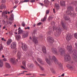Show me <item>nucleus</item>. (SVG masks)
<instances>
[{
	"label": "nucleus",
	"instance_id": "nucleus-28",
	"mask_svg": "<svg viewBox=\"0 0 77 77\" xmlns=\"http://www.w3.org/2000/svg\"><path fill=\"white\" fill-rule=\"evenodd\" d=\"M12 23H13V21L9 20V21H8L7 22V24H12Z\"/></svg>",
	"mask_w": 77,
	"mask_h": 77
},
{
	"label": "nucleus",
	"instance_id": "nucleus-63",
	"mask_svg": "<svg viewBox=\"0 0 77 77\" xmlns=\"http://www.w3.org/2000/svg\"><path fill=\"white\" fill-rule=\"evenodd\" d=\"M11 17H13L14 18V14H12V15H11Z\"/></svg>",
	"mask_w": 77,
	"mask_h": 77
},
{
	"label": "nucleus",
	"instance_id": "nucleus-45",
	"mask_svg": "<svg viewBox=\"0 0 77 77\" xmlns=\"http://www.w3.org/2000/svg\"><path fill=\"white\" fill-rule=\"evenodd\" d=\"M40 75H41V76H45L46 75L45 74H40Z\"/></svg>",
	"mask_w": 77,
	"mask_h": 77
},
{
	"label": "nucleus",
	"instance_id": "nucleus-41",
	"mask_svg": "<svg viewBox=\"0 0 77 77\" xmlns=\"http://www.w3.org/2000/svg\"><path fill=\"white\" fill-rule=\"evenodd\" d=\"M22 24L23 27H24V26H25V23L23 22L22 23Z\"/></svg>",
	"mask_w": 77,
	"mask_h": 77
},
{
	"label": "nucleus",
	"instance_id": "nucleus-26",
	"mask_svg": "<svg viewBox=\"0 0 77 77\" xmlns=\"http://www.w3.org/2000/svg\"><path fill=\"white\" fill-rule=\"evenodd\" d=\"M5 65L6 67H7V68H10V67H11V66H10L9 64L7 63H5Z\"/></svg>",
	"mask_w": 77,
	"mask_h": 77
},
{
	"label": "nucleus",
	"instance_id": "nucleus-51",
	"mask_svg": "<svg viewBox=\"0 0 77 77\" xmlns=\"http://www.w3.org/2000/svg\"><path fill=\"white\" fill-rule=\"evenodd\" d=\"M6 60H7L6 58H4L3 59V61H4L5 62H6Z\"/></svg>",
	"mask_w": 77,
	"mask_h": 77
},
{
	"label": "nucleus",
	"instance_id": "nucleus-64",
	"mask_svg": "<svg viewBox=\"0 0 77 77\" xmlns=\"http://www.w3.org/2000/svg\"><path fill=\"white\" fill-rule=\"evenodd\" d=\"M75 10H76V11H77V7H76V8Z\"/></svg>",
	"mask_w": 77,
	"mask_h": 77
},
{
	"label": "nucleus",
	"instance_id": "nucleus-43",
	"mask_svg": "<svg viewBox=\"0 0 77 77\" xmlns=\"http://www.w3.org/2000/svg\"><path fill=\"white\" fill-rule=\"evenodd\" d=\"M35 2V0H31L30 1L31 3H33L34 2Z\"/></svg>",
	"mask_w": 77,
	"mask_h": 77
},
{
	"label": "nucleus",
	"instance_id": "nucleus-32",
	"mask_svg": "<svg viewBox=\"0 0 77 77\" xmlns=\"http://www.w3.org/2000/svg\"><path fill=\"white\" fill-rule=\"evenodd\" d=\"M74 36L75 38L77 39V33H76L74 34Z\"/></svg>",
	"mask_w": 77,
	"mask_h": 77
},
{
	"label": "nucleus",
	"instance_id": "nucleus-18",
	"mask_svg": "<svg viewBox=\"0 0 77 77\" xmlns=\"http://www.w3.org/2000/svg\"><path fill=\"white\" fill-rule=\"evenodd\" d=\"M29 35V33L27 32L26 33L24 34L23 36V38H26V37H27V36H28V35Z\"/></svg>",
	"mask_w": 77,
	"mask_h": 77
},
{
	"label": "nucleus",
	"instance_id": "nucleus-22",
	"mask_svg": "<svg viewBox=\"0 0 77 77\" xmlns=\"http://www.w3.org/2000/svg\"><path fill=\"white\" fill-rule=\"evenodd\" d=\"M42 50L44 53H46V48L44 46L42 48Z\"/></svg>",
	"mask_w": 77,
	"mask_h": 77
},
{
	"label": "nucleus",
	"instance_id": "nucleus-7",
	"mask_svg": "<svg viewBox=\"0 0 77 77\" xmlns=\"http://www.w3.org/2000/svg\"><path fill=\"white\" fill-rule=\"evenodd\" d=\"M53 30H55V29L56 31L58 32V33L61 32V29H60V27H58V28H56V27L54 26L53 27Z\"/></svg>",
	"mask_w": 77,
	"mask_h": 77
},
{
	"label": "nucleus",
	"instance_id": "nucleus-27",
	"mask_svg": "<svg viewBox=\"0 0 77 77\" xmlns=\"http://www.w3.org/2000/svg\"><path fill=\"white\" fill-rule=\"evenodd\" d=\"M5 7V6L2 4V5L0 6V9H4Z\"/></svg>",
	"mask_w": 77,
	"mask_h": 77
},
{
	"label": "nucleus",
	"instance_id": "nucleus-61",
	"mask_svg": "<svg viewBox=\"0 0 77 77\" xmlns=\"http://www.w3.org/2000/svg\"><path fill=\"white\" fill-rule=\"evenodd\" d=\"M40 5H41V6H43L44 5L42 3H40Z\"/></svg>",
	"mask_w": 77,
	"mask_h": 77
},
{
	"label": "nucleus",
	"instance_id": "nucleus-59",
	"mask_svg": "<svg viewBox=\"0 0 77 77\" xmlns=\"http://www.w3.org/2000/svg\"><path fill=\"white\" fill-rule=\"evenodd\" d=\"M32 75V74H26V75Z\"/></svg>",
	"mask_w": 77,
	"mask_h": 77
},
{
	"label": "nucleus",
	"instance_id": "nucleus-39",
	"mask_svg": "<svg viewBox=\"0 0 77 77\" xmlns=\"http://www.w3.org/2000/svg\"><path fill=\"white\" fill-rule=\"evenodd\" d=\"M40 67L42 71H43V70H44V68H43V67L40 66Z\"/></svg>",
	"mask_w": 77,
	"mask_h": 77
},
{
	"label": "nucleus",
	"instance_id": "nucleus-53",
	"mask_svg": "<svg viewBox=\"0 0 77 77\" xmlns=\"http://www.w3.org/2000/svg\"><path fill=\"white\" fill-rule=\"evenodd\" d=\"M21 67L22 68H23V69H26V68H25V67H24L23 66H21Z\"/></svg>",
	"mask_w": 77,
	"mask_h": 77
},
{
	"label": "nucleus",
	"instance_id": "nucleus-29",
	"mask_svg": "<svg viewBox=\"0 0 77 77\" xmlns=\"http://www.w3.org/2000/svg\"><path fill=\"white\" fill-rule=\"evenodd\" d=\"M61 24L62 25L63 28L64 29H66V27H65V24H64V23H63V22H62L61 23Z\"/></svg>",
	"mask_w": 77,
	"mask_h": 77
},
{
	"label": "nucleus",
	"instance_id": "nucleus-35",
	"mask_svg": "<svg viewBox=\"0 0 77 77\" xmlns=\"http://www.w3.org/2000/svg\"><path fill=\"white\" fill-rule=\"evenodd\" d=\"M49 12H50V11H49V10H47L46 11V14H49Z\"/></svg>",
	"mask_w": 77,
	"mask_h": 77
},
{
	"label": "nucleus",
	"instance_id": "nucleus-12",
	"mask_svg": "<svg viewBox=\"0 0 77 77\" xmlns=\"http://www.w3.org/2000/svg\"><path fill=\"white\" fill-rule=\"evenodd\" d=\"M11 61V63L14 64V65H15L17 63L16 62H15V59L14 58H11L10 59Z\"/></svg>",
	"mask_w": 77,
	"mask_h": 77
},
{
	"label": "nucleus",
	"instance_id": "nucleus-42",
	"mask_svg": "<svg viewBox=\"0 0 77 77\" xmlns=\"http://www.w3.org/2000/svg\"><path fill=\"white\" fill-rule=\"evenodd\" d=\"M64 18L65 20H69V18H68L67 17H65Z\"/></svg>",
	"mask_w": 77,
	"mask_h": 77
},
{
	"label": "nucleus",
	"instance_id": "nucleus-14",
	"mask_svg": "<svg viewBox=\"0 0 77 77\" xmlns=\"http://www.w3.org/2000/svg\"><path fill=\"white\" fill-rule=\"evenodd\" d=\"M21 56V53L20 52V51H18L17 54V57H18L19 59H20Z\"/></svg>",
	"mask_w": 77,
	"mask_h": 77
},
{
	"label": "nucleus",
	"instance_id": "nucleus-10",
	"mask_svg": "<svg viewBox=\"0 0 77 77\" xmlns=\"http://www.w3.org/2000/svg\"><path fill=\"white\" fill-rule=\"evenodd\" d=\"M32 41L35 44H37L38 43V40L36 39V38L35 36H34L32 37Z\"/></svg>",
	"mask_w": 77,
	"mask_h": 77
},
{
	"label": "nucleus",
	"instance_id": "nucleus-58",
	"mask_svg": "<svg viewBox=\"0 0 77 77\" xmlns=\"http://www.w3.org/2000/svg\"><path fill=\"white\" fill-rule=\"evenodd\" d=\"M17 6L15 5L14 7L13 8H14V9H15V8H17Z\"/></svg>",
	"mask_w": 77,
	"mask_h": 77
},
{
	"label": "nucleus",
	"instance_id": "nucleus-23",
	"mask_svg": "<svg viewBox=\"0 0 77 77\" xmlns=\"http://www.w3.org/2000/svg\"><path fill=\"white\" fill-rule=\"evenodd\" d=\"M60 5L62 6H65V1H63V2L60 1Z\"/></svg>",
	"mask_w": 77,
	"mask_h": 77
},
{
	"label": "nucleus",
	"instance_id": "nucleus-2",
	"mask_svg": "<svg viewBox=\"0 0 77 77\" xmlns=\"http://www.w3.org/2000/svg\"><path fill=\"white\" fill-rule=\"evenodd\" d=\"M73 11V8L71 7H67V11H66L67 14L68 15L70 14V13H71V11Z\"/></svg>",
	"mask_w": 77,
	"mask_h": 77
},
{
	"label": "nucleus",
	"instance_id": "nucleus-8",
	"mask_svg": "<svg viewBox=\"0 0 77 77\" xmlns=\"http://www.w3.org/2000/svg\"><path fill=\"white\" fill-rule=\"evenodd\" d=\"M49 60H48V58H45V60H46V61L47 62V63H48V64L49 65H50V64H51V63L50 62L51 57H49Z\"/></svg>",
	"mask_w": 77,
	"mask_h": 77
},
{
	"label": "nucleus",
	"instance_id": "nucleus-50",
	"mask_svg": "<svg viewBox=\"0 0 77 77\" xmlns=\"http://www.w3.org/2000/svg\"><path fill=\"white\" fill-rule=\"evenodd\" d=\"M2 2L3 3H5V2H6V1H5V0H2Z\"/></svg>",
	"mask_w": 77,
	"mask_h": 77
},
{
	"label": "nucleus",
	"instance_id": "nucleus-6",
	"mask_svg": "<svg viewBox=\"0 0 77 77\" xmlns=\"http://www.w3.org/2000/svg\"><path fill=\"white\" fill-rule=\"evenodd\" d=\"M22 49L24 51H26L27 50V45L26 44L22 45Z\"/></svg>",
	"mask_w": 77,
	"mask_h": 77
},
{
	"label": "nucleus",
	"instance_id": "nucleus-25",
	"mask_svg": "<svg viewBox=\"0 0 77 77\" xmlns=\"http://www.w3.org/2000/svg\"><path fill=\"white\" fill-rule=\"evenodd\" d=\"M51 71L52 72V73H53V74H55L56 73V71H55V70L54 69L52 68L51 69Z\"/></svg>",
	"mask_w": 77,
	"mask_h": 77
},
{
	"label": "nucleus",
	"instance_id": "nucleus-24",
	"mask_svg": "<svg viewBox=\"0 0 77 77\" xmlns=\"http://www.w3.org/2000/svg\"><path fill=\"white\" fill-rule=\"evenodd\" d=\"M77 54H76L75 53L74 54H73V56L74 57V60H77Z\"/></svg>",
	"mask_w": 77,
	"mask_h": 77
},
{
	"label": "nucleus",
	"instance_id": "nucleus-16",
	"mask_svg": "<svg viewBox=\"0 0 77 77\" xmlns=\"http://www.w3.org/2000/svg\"><path fill=\"white\" fill-rule=\"evenodd\" d=\"M52 51L54 54H57V49L55 48H52Z\"/></svg>",
	"mask_w": 77,
	"mask_h": 77
},
{
	"label": "nucleus",
	"instance_id": "nucleus-54",
	"mask_svg": "<svg viewBox=\"0 0 77 77\" xmlns=\"http://www.w3.org/2000/svg\"><path fill=\"white\" fill-rule=\"evenodd\" d=\"M75 46L76 47V48H77V43H75Z\"/></svg>",
	"mask_w": 77,
	"mask_h": 77
},
{
	"label": "nucleus",
	"instance_id": "nucleus-5",
	"mask_svg": "<svg viewBox=\"0 0 77 77\" xmlns=\"http://www.w3.org/2000/svg\"><path fill=\"white\" fill-rule=\"evenodd\" d=\"M47 41L48 42H50L51 43H53L54 39L52 38H50V37H48L47 38Z\"/></svg>",
	"mask_w": 77,
	"mask_h": 77
},
{
	"label": "nucleus",
	"instance_id": "nucleus-30",
	"mask_svg": "<svg viewBox=\"0 0 77 77\" xmlns=\"http://www.w3.org/2000/svg\"><path fill=\"white\" fill-rule=\"evenodd\" d=\"M9 20L10 21H13V20H14V17H10L9 18Z\"/></svg>",
	"mask_w": 77,
	"mask_h": 77
},
{
	"label": "nucleus",
	"instance_id": "nucleus-47",
	"mask_svg": "<svg viewBox=\"0 0 77 77\" xmlns=\"http://www.w3.org/2000/svg\"><path fill=\"white\" fill-rule=\"evenodd\" d=\"M46 20V16H45L44 17V19H43V21H45Z\"/></svg>",
	"mask_w": 77,
	"mask_h": 77
},
{
	"label": "nucleus",
	"instance_id": "nucleus-21",
	"mask_svg": "<svg viewBox=\"0 0 77 77\" xmlns=\"http://www.w3.org/2000/svg\"><path fill=\"white\" fill-rule=\"evenodd\" d=\"M6 14H8L7 11H5L4 12H3L2 13V17H5L6 16Z\"/></svg>",
	"mask_w": 77,
	"mask_h": 77
},
{
	"label": "nucleus",
	"instance_id": "nucleus-1",
	"mask_svg": "<svg viewBox=\"0 0 77 77\" xmlns=\"http://www.w3.org/2000/svg\"><path fill=\"white\" fill-rule=\"evenodd\" d=\"M52 60H53L54 62L55 63V64H56L57 65H58L60 66H62V64H61L60 63H58V62H57V59H56V57L55 56H53L52 57Z\"/></svg>",
	"mask_w": 77,
	"mask_h": 77
},
{
	"label": "nucleus",
	"instance_id": "nucleus-48",
	"mask_svg": "<svg viewBox=\"0 0 77 77\" xmlns=\"http://www.w3.org/2000/svg\"><path fill=\"white\" fill-rule=\"evenodd\" d=\"M42 24V23L41 22H40L39 23H38V26H40Z\"/></svg>",
	"mask_w": 77,
	"mask_h": 77
},
{
	"label": "nucleus",
	"instance_id": "nucleus-38",
	"mask_svg": "<svg viewBox=\"0 0 77 77\" xmlns=\"http://www.w3.org/2000/svg\"><path fill=\"white\" fill-rule=\"evenodd\" d=\"M35 63L37 65H38V66H39V64L37 62V61H35Z\"/></svg>",
	"mask_w": 77,
	"mask_h": 77
},
{
	"label": "nucleus",
	"instance_id": "nucleus-13",
	"mask_svg": "<svg viewBox=\"0 0 77 77\" xmlns=\"http://www.w3.org/2000/svg\"><path fill=\"white\" fill-rule=\"evenodd\" d=\"M59 52L60 53V54L62 55V54L65 53V50H63L62 48H61L59 51Z\"/></svg>",
	"mask_w": 77,
	"mask_h": 77
},
{
	"label": "nucleus",
	"instance_id": "nucleus-19",
	"mask_svg": "<svg viewBox=\"0 0 77 77\" xmlns=\"http://www.w3.org/2000/svg\"><path fill=\"white\" fill-rule=\"evenodd\" d=\"M4 65V64L3 63L2 60H0V68H2V67H3V66Z\"/></svg>",
	"mask_w": 77,
	"mask_h": 77
},
{
	"label": "nucleus",
	"instance_id": "nucleus-9",
	"mask_svg": "<svg viewBox=\"0 0 77 77\" xmlns=\"http://www.w3.org/2000/svg\"><path fill=\"white\" fill-rule=\"evenodd\" d=\"M37 61H38V62L42 64V65H44V62L43 61H42V60L40 58H38L37 59Z\"/></svg>",
	"mask_w": 77,
	"mask_h": 77
},
{
	"label": "nucleus",
	"instance_id": "nucleus-20",
	"mask_svg": "<svg viewBox=\"0 0 77 77\" xmlns=\"http://www.w3.org/2000/svg\"><path fill=\"white\" fill-rule=\"evenodd\" d=\"M55 8L56 9H59V5L57 4H56L54 6Z\"/></svg>",
	"mask_w": 77,
	"mask_h": 77
},
{
	"label": "nucleus",
	"instance_id": "nucleus-3",
	"mask_svg": "<svg viewBox=\"0 0 77 77\" xmlns=\"http://www.w3.org/2000/svg\"><path fill=\"white\" fill-rule=\"evenodd\" d=\"M64 59L65 61H68L70 60L71 57H70L69 54L66 55L64 56Z\"/></svg>",
	"mask_w": 77,
	"mask_h": 77
},
{
	"label": "nucleus",
	"instance_id": "nucleus-57",
	"mask_svg": "<svg viewBox=\"0 0 77 77\" xmlns=\"http://www.w3.org/2000/svg\"><path fill=\"white\" fill-rule=\"evenodd\" d=\"M72 15H75V14L74 13H72Z\"/></svg>",
	"mask_w": 77,
	"mask_h": 77
},
{
	"label": "nucleus",
	"instance_id": "nucleus-60",
	"mask_svg": "<svg viewBox=\"0 0 77 77\" xmlns=\"http://www.w3.org/2000/svg\"><path fill=\"white\" fill-rule=\"evenodd\" d=\"M65 75V74L64 73H63L62 75L61 76H62L63 77Z\"/></svg>",
	"mask_w": 77,
	"mask_h": 77
},
{
	"label": "nucleus",
	"instance_id": "nucleus-44",
	"mask_svg": "<svg viewBox=\"0 0 77 77\" xmlns=\"http://www.w3.org/2000/svg\"><path fill=\"white\" fill-rule=\"evenodd\" d=\"M30 0H24V2H29Z\"/></svg>",
	"mask_w": 77,
	"mask_h": 77
},
{
	"label": "nucleus",
	"instance_id": "nucleus-36",
	"mask_svg": "<svg viewBox=\"0 0 77 77\" xmlns=\"http://www.w3.org/2000/svg\"><path fill=\"white\" fill-rule=\"evenodd\" d=\"M18 1L17 0H15L14 1V3L15 4H16V5H17V4L18 3Z\"/></svg>",
	"mask_w": 77,
	"mask_h": 77
},
{
	"label": "nucleus",
	"instance_id": "nucleus-4",
	"mask_svg": "<svg viewBox=\"0 0 77 77\" xmlns=\"http://www.w3.org/2000/svg\"><path fill=\"white\" fill-rule=\"evenodd\" d=\"M67 49L69 53H72V46H67Z\"/></svg>",
	"mask_w": 77,
	"mask_h": 77
},
{
	"label": "nucleus",
	"instance_id": "nucleus-49",
	"mask_svg": "<svg viewBox=\"0 0 77 77\" xmlns=\"http://www.w3.org/2000/svg\"><path fill=\"white\" fill-rule=\"evenodd\" d=\"M2 41H6V40L4 38H2Z\"/></svg>",
	"mask_w": 77,
	"mask_h": 77
},
{
	"label": "nucleus",
	"instance_id": "nucleus-37",
	"mask_svg": "<svg viewBox=\"0 0 77 77\" xmlns=\"http://www.w3.org/2000/svg\"><path fill=\"white\" fill-rule=\"evenodd\" d=\"M44 2L45 5H47L48 3V0H45Z\"/></svg>",
	"mask_w": 77,
	"mask_h": 77
},
{
	"label": "nucleus",
	"instance_id": "nucleus-34",
	"mask_svg": "<svg viewBox=\"0 0 77 77\" xmlns=\"http://www.w3.org/2000/svg\"><path fill=\"white\" fill-rule=\"evenodd\" d=\"M16 38L17 40H19L20 39V36L18 35L16 36Z\"/></svg>",
	"mask_w": 77,
	"mask_h": 77
},
{
	"label": "nucleus",
	"instance_id": "nucleus-56",
	"mask_svg": "<svg viewBox=\"0 0 77 77\" xmlns=\"http://www.w3.org/2000/svg\"><path fill=\"white\" fill-rule=\"evenodd\" d=\"M9 74H6L4 75V76H8V75H9Z\"/></svg>",
	"mask_w": 77,
	"mask_h": 77
},
{
	"label": "nucleus",
	"instance_id": "nucleus-62",
	"mask_svg": "<svg viewBox=\"0 0 77 77\" xmlns=\"http://www.w3.org/2000/svg\"><path fill=\"white\" fill-rule=\"evenodd\" d=\"M35 26H36V25L35 24H34L33 25V27H35Z\"/></svg>",
	"mask_w": 77,
	"mask_h": 77
},
{
	"label": "nucleus",
	"instance_id": "nucleus-31",
	"mask_svg": "<svg viewBox=\"0 0 77 77\" xmlns=\"http://www.w3.org/2000/svg\"><path fill=\"white\" fill-rule=\"evenodd\" d=\"M26 62L25 61H23L22 62V63L24 66H26Z\"/></svg>",
	"mask_w": 77,
	"mask_h": 77
},
{
	"label": "nucleus",
	"instance_id": "nucleus-55",
	"mask_svg": "<svg viewBox=\"0 0 77 77\" xmlns=\"http://www.w3.org/2000/svg\"><path fill=\"white\" fill-rule=\"evenodd\" d=\"M53 11L54 13H56V12L55 11V10L54 8L53 9Z\"/></svg>",
	"mask_w": 77,
	"mask_h": 77
},
{
	"label": "nucleus",
	"instance_id": "nucleus-40",
	"mask_svg": "<svg viewBox=\"0 0 77 77\" xmlns=\"http://www.w3.org/2000/svg\"><path fill=\"white\" fill-rule=\"evenodd\" d=\"M3 46H2V45L1 44V46L0 47V50H2L3 49Z\"/></svg>",
	"mask_w": 77,
	"mask_h": 77
},
{
	"label": "nucleus",
	"instance_id": "nucleus-15",
	"mask_svg": "<svg viewBox=\"0 0 77 77\" xmlns=\"http://www.w3.org/2000/svg\"><path fill=\"white\" fill-rule=\"evenodd\" d=\"M12 42V40L11 39H8L7 42V45H9L11 44Z\"/></svg>",
	"mask_w": 77,
	"mask_h": 77
},
{
	"label": "nucleus",
	"instance_id": "nucleus-46",
	"mask_svg": "<svg viewBox=\"0 0 77 77\" xmlns=\"http://www.w3.org/2000/svg\"><path fill=\"white\" fill-rule=\"evenodd\" d=\"M25 29L26 30V29H28V30H29V29H30V27L28 26L26 28H25Z\"/></svg>",
	"mask_w": 77,
	"mask_h": 77
},
{
	"label": "nucleus",
	"instance_id": "nucleus-52",
	"mask_svg": "<svg viewBox=\"0 0 77 77\" xmlns=\"http://www.w3.org/2000/svg\"><path fill=\"white\" fill-rule=\"evenodd\" d=\"M70 69H74V68H73V67H72V66H71L70 67Z\"/></svg>",
	"mask_w": 77,
	"mask_h": 77
},
{
	"label": "nucleus",
	"instance_id": "nucleus-11",
	"mask_svg": "<svg viewBox=\"0 0 77 77\" xmlns=\"http://www.w3.org/2000/svg\"><path fill=\"white\" fill-rule=\"evenodd\" d=\"M15 47H16V44H15V42L12 43L11 45V48H15Z\"/></svg>",
	"mask_w": 77,
	"mask_h": 77
},
{
	"label": "nucleus",
	"instance_id": "nucleus-17",
	"mask_svg": "<svg viewBox=\"0 0 77 77\" xmlns=\"http://www.w3.org/2000/svg\"><path fill=\"white\" fill-rule=\"evenodd\" d=\"M66 38L67 41H69L71 39V37L69 35H67L66 37Z\"/></svg>",
	"mask_w": 77,
	"mask_h": 77
},
{
	"label": "nucleus",
	"instance_id": "nucleus-33",
	"mask_svg": "<svg viewBox=\"0 0 77 77\" xmlns=\"http://www.w3.org/2000/svg\"><path fill=\"white\" fill-rule=\"evenodd\" d=\"M18 30V34H19V33H22L23 32V30L21 29H20Z\"/></svg>",
	"mask_w": 77,
	"mask_h": 77
}]
</instances>
